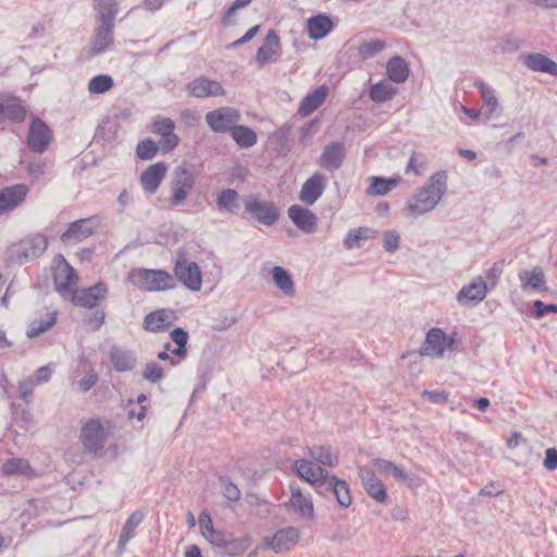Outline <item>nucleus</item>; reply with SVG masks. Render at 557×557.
Wrapping results in <instances>:
<instances>
[{
  "mask_svg": "<svg viewBox=\"0 0 557 557\" xmlns=\"http://www.w3.org/2000/svg\"><path fill=\"white\" fill-rule=\"evenodd\" d=\"M447 190V174L438 171L431 175L421 188L407 199L404 213L417 219L431 212L441 202Z\"/></svg>",
  "mask_w": 557,
  "mask_h": 557,
  "instance_id": "nucleus-1",
  "label": "nucleus"
},
{
  "mask_svg": "<svg viewBox=\"0 0 557 557\" xmlns=\"http://www.w3.org/2000/svg\"><path fill=\"white\" fill-rule=\"evenodd\" d=\"M129 282L146 292H160L176 286L174 277L164 270L133 269L128 274Z\"/></svg>",
  "mask_w": 557,
  "mask_h": 557,
  "instance_id": "nucleus-2",
  "label": "nucleus"
},
{
  "mask_svg": "<svg viewBox=\"0 0 557 557\" xmlns=\"http://www.w3.org/2000/svg\"><path fill=\"white\" fill-rule=\"evenodd\" d=\"M174 280L178 281L190 292H199L202 286V273L199 265L178 251L173 267Z\"/></svg>",
  "mask_w": 557,
  "mask_h": 557,
  "instance_id": "nucleus-3",
  "label": "nucleus"
},
{
  "mask_svg": "<svg viewBox=\"0 0 557 557\" xmlns=\"http://www.w3.org/2000/svg\"><path fill=\"white\" fill-rule=\"evenodd\" d=\"M52 272L54 288L66 300L72 292L77 288L78 275L62 255L53 258Z\"/></svg>",
  "mask_w": 557,
  "mask_h": 557,
  "instance_id": "nucleus-4",
  "label": "nucleus"
},
{
  "mask_svg": "<svg viewBox=\"0 0 557 557\" xmlns=\"http://www.w3.org/2000/svg\"><path fill=\"white\" fill-rule=\"evenodd\" d=\"M195 186L194 173L185 165H178L174 169L170 181L171 196L169 205L171 207L184 206L186 199Z\"/></svg>",
  "mask_w": 557,
  "mask_h": 557,
  "instance_id": "nucleus-5",
  "label": "nucleus"
},
{
  "mask_svg": "<svg viewBox=\"0 0 557 557\" xmlns=\"http://www.w3.org/2000/svg\"><path fill=\"white\" fill-rule=\"evenodd\" d=\"M245 211L258 223L271 226L278 221L280 211L272 201L262 200L256 195H249L244 199Z\"/></svg>",
  "mask_w": 557,
  "mask_h": 557,
  "instance_id": "nucleus-6",
  "label": "nucleus"
},
{
  "mask_svg": "<svg viewBox=\"0 0 557 557\" xmlns=\"http://www.w3.org/2000/svg\"><path fill=\"white\" fill-rule=\"evenodd\" d=\"M109 294L108 285L103 282H99L92 286L72 292L66 300H70L73 305L82 308H95L101 301H103Z\"/></svg>",
  "mask_w": 557,
  "mask_h": 557,
  "instance_id": "nucleus-7",
  "label": "nucleus"
},
{
  "mask_svg": "<svg viewBox=\"0 0 557 557\" xmlns=\"http://www.w3.org/2000/svg\"><path fill=\"white\" fill-rule=\"evenodd\" d=\"M300 532L294 527L280 529L272 536L262 540V548L270 549L275 554L289 552L299 541Z\"/></svg>",
  "mask_w": 557,
  "mask_h": 557,
  "instance_id": "nucleus-8",
  "label": "nucleus"
},
{
  "mask_svg": "<svg viewBox=\"0 0 557 557\" xmlns=\"http://www.w3.org/2000/svg\"><path fill=\"white\" fill-rule=\"evenodd\" d=\"M208 126L215 133H231L240 120L239 111L232 107H222L209 111L206 116Z\"/></svg>",
  "mask_w": 557,
  "mask_h": 557,
  "instance_id": "nucleus-9",
  "label": "nucleus"
},
{
  "mask_svg": "<svg viewBox=\"0 0 557 557\" xmlns=\"http://www.w3.org/2000/svg\"><path fill=\"white\" fill-rule=\"evenodd\" d=\"M293 470L300 479L312 484L318 493H323L324 480H326L330 474L321 466L312 460L298 459L293 462Z\"/></svg>",
  "mask_w": 557,
  "mask_h": 557,
  "instance_id": "nucleus-10",
  "label": "nucleus"
},
{
  "mask_svg": "<svg viewBox=\"0 0 557 557\" xmlns=\"http://www.w3.org/2000/svg\"><path fill=\"white\" fill-rule=\"evenodd\" d=\"M98 226L99 219L97 216L74 221L61 234L60 239L65 245L77 244L92 235Z\"/></svg>",
  "mask_w": 557,
  "mask_h": 557,
  "instance_id": "nucleus-11",
  "label": "nucleus"
},
{
  "mask_svg": "<svg viewBox=\"0 0 557 557\" xmlns=\"http://www.w3.org/2000/svg\"><path fill=\"white\" fill-rule=\"evenodd\" d=\"M454 345V338H448L446 333L438 327L431 329L425 336L420 355L425 357H443L445 349H450Z\"/></svg>",
  "mask_w": 557,
  "mask_h": 557,
  "instance_id": "nucleus-12",
  "label": "nucleus"
},
{
  "mask_svg": "<svg viewBox=\"0 0 557 557\" xmlns=\"http://www.w3.org/2000/svg\"><path fill=\"white\" fill-rule=\"evenodd\" d=\"M487 292V283L483 276H476L471 283L461 287L456 295V300L461 306L474 307L485 299Z\"/></svg>",
  "mask_w": 557,
  "mask_h": 557,
  "instance_id": "nucleus-13",
  "label": "nucleus"
},
{
  "mask_svg": "<svg viewBox=\"0 0 557 557\" xmlns=\"http://www.w3.org/2000/svg\"><path fill=\"white\" fill-rule=\"evenodd\" d=\"M51 139L52 134L48 125L39 117L33 119L27 134L28 148L34 152L42 153Z\"/></svg>",
  "mask_w": 557,
  "mask_h": 557,
  "instance_id": "nucleus-14",
  "label": "nucleus"
},
{
  "mask_svg": "<svg viewBox=\"0 0 557 557\" xmlns=\"http://www.w3.org/2000/svg\"><path fill=\"white\" fill-rule=\"evenodd\" d=\"M358 476L368 495L377 503H385L387 499L386 488L381 480L374 474V468L371 466L358 467Z\"/></svg>",
  "mask_w": 557,
  "mask_h": 557,
  "instance_id": "nucleus-15",
  "label": "nucleus"
},
{
  "mask_svg": "<svg viewBox=\"0 0 557 557\" xmlns=\"http://www.w3.org/2000/svg\"><path fill=\"white\" fill-rule=\"evenodd\" d=\"M81 438L84 447L89 451H98L103 447L106 432L98 419L88 420L82 428Z\"/></svg>",
  "mask_w": 557,
  "mask_h": 557,
  "instance_id": "nucleus-16",
  "label": "nucleus"
},
{
  "mask_svg": "<svg viewBox=\"0 0 557 557\" xmlns=\"http://www.w3.org/2000/svg\"><path fill=\"white\" fill-rule=\"evenodd\" d=\"M326 184V176L315 172L302 184L299 200L307 206H312L324 193Z\"/></svg>",
  "mask_w": 557,
  "mask_h": 557,
  "instance_id": "nucleus-17",
  "label": "nucleus"
},
{
  "mask_svg": "<svg viewBox=\"0 0 557 557\" xmlns=\"http://www.w3.org/2000/svg\"><path fill=\"white\" fill-rule=\"evenodd\" d=\"M100 25L95 30L91 41V53L94 55L104 52L113 42L114 21L110 14L106 18H99Z\"/></svg>",
  "mask_w": 557,
  "mask_h": 557,
  "instance_id": "nucleus-18",
  "label": "nucleus"
},
{
  "mask_svg": "<svg viewBox=\"0 0 557 557\" xmlns=\"http://www.w3.org/2000/svg\"><path fill=\"white\" fill-rule=\"evenodd\" d=\"M280 54V38L275 30L270 29L264 37L263 45L257 50L256 62L259 67H263L269 63L275 62Z\"/></svg>",
  "mask_w": 557,
  "mask_h": 557,
  "instance_id": "nucleus-19",
  "label": "nucleus"
},
{
  "mask_svg": "<svg viewBox=\"0 0 557 557\" xmlns=\"http://www.w3.org/2000/svg\"><path fill=\"white\" fill-rule=\"evenodd\" d=\"M186 89L190 96L196 98H207L225 95V90L222 87L221 83L203 76H200L191 81L187 85Z\"/></svg>",
  "mask_w": 557,
  "mask_h": 557,
  "instance_id": "nucleus-20",
  "label": "nucleus"
},
{
  "mask_svg": "<svg viewBox=\"0 0 557 557\" xmlns=\"http://www.w3.org/2000/svg\"><path fill=\"white\" fill-rule=\"evenodd\" d=\"M344 159V145L341 143H331L325 146L317 163L319 166L329 172H335L342 166Z\"/></svg>",
  "mask_w": 557,
  "mask_h": 557,
  "instance_id": "nucleus-21",
  "label": "nucleus"
},
{
  "mask_svg": "<svg viewBox=\"0 0 557 557\" xmlns=\"http://www.w3.org/2000/svg\"><path fill=\"white\" fill-rule=\"evenodd\" d=\"M518 277L521 283V288L525 293L548 292L544 271L540 267H535L532 270H521Z\"/></svg>",
  "mask_w": 557,
  "mask_h": 557,
  "instance_id": "nucleus-22",
  "label": "nucleus"
},
{
  "mask_svg": "<svg viewBox=\"0 0 557 557\" xmlns=\"http://www.w3.org/2000/svg\"><path fill=\"white\" fill-rule=\"evenodd\" d=\"M168 166L163 162L149 165L140 175V184L147 194L153 195L166 175Z\"/></svg>",
  "mask_w": 557,
  "mask_h": 557,
  "instance_id": "nucleus-23",
  "label": "nucleus"
},
{
  "mask_svg": "<svg viewBox=\"0 0 557 557\" xmlns=\"http://www.w3.org/2000/svg\"><path fill=\"white\" fill-rule=\"evenodd\" d=\"M290 221L304 233L311 234L317 228V215L309 209L293 205L287 210Z\"/></svg>",
  "mask_w": 557,
  "mask_h": 557,
  "instance_id": "nucleus-24",
  "label": "nucleus"
},
{
  "mask_svg": "<svg viewBox=\"0 0 557 557\" xmlns=\"http://www.w3.org/2000/svg\"><path fill=\"white\" fill-rule=\"evenodd\" d=\"M27 193L28 188L24 184H16L0 189V215L16 208L24 201Z\"/></svg>",
  "mask_w": 557,
  "mask_h": 557,
  "instance_id": "nucleus-25",
  "label": "nucleus"
},
{
  "mask_svg": "<svg viewBox=\"0 0 557 557\" xmlns=\"http://www.w3.org/2000/svg\"><path fill=\"white\" fill-rule=\"evenodd\" d=\"M331 492L341 508H348L351 505L352 497L348 483L335 475H330L324 480L323 493Z\"/></svg>",
  "mask_w": 557,
  "mask_h": 557,
  "instance_id": "nucleus-26",
  "label": "nucleus"
},
{
  "mask_svg": "<svg viewBox=\"0 0 557 557\" xmlns=\"http://www.w3.org/2000/svg\"><path fill=\"white\" fill-rule=\"evenodd\" d=\"M109 360L113 369L119 373L133 371L137 364L135 352L120 346H112L110 348Z\"/></svg>",
  "mask_w": 557,
  "mask_h": 557,
  "instance_id": "nucleus-27",
  "label": "nucleus"
},
{
  "mask_svg": "<svg viewBox=\"0 0 557 557\" xmlns=\"http://www.w3.org/2000/svg\"><path fill=\"white\" fill-rule=\"evenodd\" d=\"M522 63L533 72L547 73L557 77V62L540 52L524 53L521 57Z\"/></svg>",
  "mask_w": 557,
  "mask_h": 557,
  "instance_id": "nucleus-28",
  "label": "nucleus"
},
{
  "mask_svg": "<svg viewBox=\"0 0 557 557\" xmlns=\"http://www.w3.org/2000/svg\"><path fill=\"white\" fill-rule=\"evenodd\" d=\"M304 451L313 462L321 467L333 468L338 465V455L329 445L307 446Z\"/></svg>",
  "mask_w": 557,
  "mask_h": 557,
  "instance_id": "nucleus-29",
  "label": "nucleus"
},
{
  "mask_svg": "<svg viewBox=\"0 0 557 557\" xmlns=\"http://www.w3.org/2000/svg\"><path fill=\"white\" fill-rule=\"evenodd\" d=\"M335 27L332 18L326 14L311 16L307 21L308 36L313 40L326 37Z\"/></svg>",
  "mask_w": 557,
  "mask_h": 557,
  "instance_id": "nucleus-30",
  "label": "nucleus"
},
{
  "mask_svg": "<svg viewBox=\"0 0 557 557\" xmlns=\"http://www.w3.org/2000/svg\"><path fill=\"white\" fill-rule=\"evenodd\" d=\"M289 504L302 518H313V503L309 493L305 494L299 487H290Z\"/></svg>",
  "mask_w": 557,
  "mask_h": 557,
  "instance_id": "nucleus-31",
  "label": "nucleus"
},
{
  "mask_svg": "<svg viewBox=\"0 0 557 557\" xmlns=\"http://www.w3.org/2000/svg\"><path fill=\"white\" fill-rule=\"evenodd\" d=\"M26 117V110L18 98H7L0 101V123L5 120L14 123L23 122Z\"/></svg>",
  "mask_w": 557,
  "mask_h": 557,
  "instance_id": "nucleus-32",
  "label": "nucleus"
},
{
  "mask_svg": "<svg viewBox=\"0 0 557 557\" xmlns=\"http://www.w3.org/2000/svg\"><path fill=\"white\" fill-rule=\"evenodd\" d=\"M48 247V239L42 234H34L21 243L20 256L26 259H36L44 255Z\"/></svg>",
  "mask_w": 557,
  "mask_h": 557,
  "instance_id": "nucleus-33",
  "label": "nucleus"
},
{
  "mask_svg": "<svg viewBox=\"0 0 557 557\" xmlns=\"http://www.w3.org/2000/svg\"><path fill=\"white\" fill-rule=\"evenodd\" d=\"M372 467L380 473H391L395 480L406 483L408 486L414 485V479L410 476L401 467L396 466L389 460L375 458L372 460Z\"/></svg>",
  "mask_w": 557,
  "mask_h": 557,
  "instance_id": "nucleus-34",
  "label": "nucleus"
},
{
  "mask_svg": "<svg viewBox=\"0 0 557 557\" xmlns=\"http://www.w3.org/2000/svg\"><path fill=\"white\" fill-rule=\"evenodd\" d=\"M145 512L143 510L134 511L125 521L117 542L120 552L125 549L127 543L134 537L136 528L143 522Z\"/></svg>",
  "mask_w": 557,
  "mask_h": 557,
  "instance_id": "nucleus-35",
  "label": "nucleus"
},
{
  "mask_svg": "<svg viewBox=\"0 0 557 557\" xmlns=\"http://www.w3.org/2000/svg\"><path fill=\"white\" fill-rule=\"evenodd\" d=\"M386 75L393 83H405L409 77V67L405 59L399 55L391 58L386 63Z\"/></svg>",
  "mask_w": 557,
  "mask_h": 557,
  "instance_id": "nucleus-36",
  "label": "nucleus"
},
{
  "mask_svg": "<svg viewBox=\"0 0 557 557\" xmlns=\"http://www.w3.org/2000/svg\"><path fill=\"white\" fill-rule=\"evenodd\" d=\"M326 96L327 88L325 86H320L302 99L298 109V113L302 116L311 114L323 103Z\"/></svg>",
  "mask_w": 557,
  "mask_h": 557,
  "instance_id": "nucleus-37",
  "label": "nucleus"
},
{
  "mask_svg": "<svg viewBox=\"0 0 557 557\" xmlns=\"http://www.w3.org/2000/svg\"><path fill=\"white\" fill-rule=\"evenodd\" d=\"M2 472L8 476H34L35 472L28 460L24 458H12L7 460L2 466Z\"/></svg>",
  "mask_w": 557,
  "mask_h": 557,
  "instance_id": "nucleus-38",
  "label": "nucleus"
},
{
  "mask_svg": "<svg viewBox=\"0 0 557 557\" xmlns=\"http://www.w3.org/2000/svg\"><path fill=\"white\" fill-rule=\"evenodd\" d=\"M272 277L275 286L286 296L295 295V284L290 274L282 267L275 265L272 269Z\"/></svg>",
  "mask_w": 557,
  "mask_h": 557,
  "instance_id": "nucleus-39",
  "label": "nucleus"
},
{
  "mask_svg": "<svg viewBox=\"0 0 557 557\" xmlns=\"http://www.w3.org/2000/svg\"><path fill=\"white\" fill-rule=\"evenodd\" d=\"M231 136L240 148H250L257 143L256 132L245 125H237L231 129Z\"/></svg>",
  "mask_w": 557,
  "mask_h": 557,
  "instance_id": "nucleus-40",
  "label": "nucleus"
},
{
  "mask_svg": "<svg viewBox=\"0 0 557 557\" xmlns=\"http://www.w3.org/2000/svg\"><path fill=\"white\" fill-rule=\"evenodd\" d=\"M57 322L55 312H47L44 317L34 320L27 329V336L29 338L38 337L45 332L49 331Z\"/></svg>",
  "mask_w": 557,
  "mask_h": 557,
  "instance_id": "nucleus-41",
  "label": "nucleus"
},
{
  "mask_svg": "<svg viewBox=\"0 0 557 557\" xmlns=\"http://www.w3.org/2000/svg\"><path fill=\"white\" fill-rule=\"evenodd\" d=\"M170 325L165 310H156L145 317L144 327L148 332H162Z\"/></svg>",
  "mask_w": 557,
  "mask_h": 557,
  "instance_id": "nucleus-42",
  "label": "nucleus"
},
{
  "mask_svg": "<svg viewBox=\"0 0 557 557\" xmlns=\"http://www.w3.org/2000/svg\"><path fill=\"white\" fill-rule=\"evenodd\" d=\"M397 94V89L389 83L382 81L371 86L369 97L376 103H383L391 100Z\"/></svg>",
  "mask_w": 557,
  "mask_h": 557,
  "instance_id": "nucleus-43",
  "label": "nucleus"
},
{
  "mask_svg": "<svg viewBox=\"0 0 557 557\" xmlns=\"http://www.w3.org/2000/svg\"><path fill=\"white\" fill-rule=\"evenodd\" d=\"M399 181L400 178H384L379 176H372L370 177L371 183L367 189V193L373 196L386 195L388 191H391L394 187L398 185Z\"/></svg>",
  "mask_w": 557,
  "mask_h": 557,
  "instance_id": "nucleus-44",
  "label": "nucleus"
},
{
  "mask_svg": "<svg viewBox=\"0 0 557 557\" xmlns=\"http://www.w3.org/2000/svg\"><path fill=\"white\" fill-rule=\"evenodd\" d=\"M474 86L481 92V98L487 108L486 119H490L499 109V102L494 94V90L482 81L474 82Z\"/></svg>",
  "mask_w": 557,
  "mask_h": 557,
  "instance_id": "nucleus-45",
  "label": "nucleus"
},
{
  "mask_svg": "<svg viewBox=\"0 0 557 557\" xmlns=\"http://www.w3.org/2000/svg\"><path fill=\"white\" fill-rule=\"evenodd\" d=\"M238 193L235 189L226 188L216 196V207L221 212H233L238 206Z\"/></svg>",
  "mask_w": 557,
  "mask_h": 557,
  "instance_id": "nucleus-46",
  "label": "nucleus"
},
{
  "mask_svg": "<svg viewBox=\"0 0 557 557\" xmlns=\"http://www.w3.org/2000/svg\"><path fill=\"white\" fill-rule=\"evenodd\" d=\"M251 544V540L249 537H240V539H230L227 537L224 546L223 553L228 556H238L248 549Z\"/></svg>",
  "mask_w": 557,
  "mask_h": 557,
  "instance_id": "nucleus-47",
  "label": "nucleus"
},
{
  "mask_svg": "<svg viewBox=\"0 0 557 557\" xmlns=\"http://www.w3.org/2000/svg\"><path fill=\"white\" fill-rule=\"evenodd\" d=\"M114 85L113 78L107 74L94 76L88 83V91L90 94H103L110 90Z\"/></svg>",
  "mask_w": 557,
  "mask_h": 557,
  "instance_id": "nucleus-48",
  "label": "nucleus"
},
{
  "mask_svg": "<svg viewBox=\"0 0 557 557\" xmlns=\"http://www.w3.org/2000/svg\"><path fill=\"white\" fill-rule=\"evenodd\" d=\"M372 231L368 227H358L350 230L345 239H344V246L347 249H354L360 247V242L362 239H367L371 237Z\"/></svg>",
  "mask_w": 557,
  "mask_h": 557,
  "instance_id": "nucleus-49",
  "label": "nucleus"
},
{
  "mask_svg": "<svg viewBox=\"0 0 557 557\" xmlns=\"http://www.w3.org/2000/svg\"><path fill=\"white\" fill-rule=\"evenodd\" d=\"M141 376L144 380L154 384L162 381L165 376L163 368L154 362H147L143 369Z\"/></svg>",
  "mask_w": 557,
  "mask_h": 557,
  "instance_id": "nucleus-50",
  "label": "nucleus"
},
{
  "mask_svg": "<svg viewBox=\"0 0 557 557\" xmlns=\"http://www.w3.org/2000/svg\"><path fill=\"white\" fill-rule=\"evenodd\" d=\"M157 152L158 146L150 138L141 140L136 148V156L140 160H151L156 157Z\"/></svg>",
  "mask_w": 557,
  "mask_h": 557,
  "instance_id": "nucleus-51",
  "label": "nucleus"
},
{
  "mask_svg": "<svg viewBox=\"0 0 557 557\" xmlns=\"http://www.w3.org/2000/svg\"><path fill=\"white\" fill-rule=\"evenodd\" d=\"M385 48V42L380 39H371L360 45L358 52L362 59H369L381 52Z\"/></svg>",
  "mask_w": 557,
  "mask_h": 557,
  "instance_id": "nucleus-52",
  "label": "nucleus"
},
{
  "mask_svg": "<svg viewBox=\"0 0 557 557\" xmlns=\"http://www.w3.org/2000/svg\"><path fill=\"white\" fill-rule=\"evenodd\" d=\"M95 9L99 12V18H106L110 14L114 21L117 14L116 0H94Z\"/></svg>",
  "mask_w": 557,
  "mask_h": 557,
  "instance_id": "nucleus-53",
  "label": "nucleus"
},
{
  "mask_svg": "<svg viewBox=\"0 0 557 557\" xmlns=\"http://www.w3.org/2000/svg\"><path fill=\"white\" fill-rule=\"evenodd\" d=\"M152 128L160 136L170 135V133L174 132L175 124L170 117L156 116L152 120Z\"/></svg>",
  "mask_w": 557,
  "mask_h": 557,
  "instance_id": "nucleus-54",
  "label": "nucleus"
},
{
  "mask_svg": "<svg viewBox=\"0 0 557 557\" xmlns=\"http://www.w3.org/2000/svg\"><path fill=\"white\" fill-rule=\"evenodd\" d=\"M35 385H36V383L34 382L33 377H25L23 380H20L17 383L20 397L27 405L33 401V392H34Z\"/></svg>",
  "mask_w": 557,
  "mask_h": 557,
  "instance_id": "nucleus-55",
  "label": "nucleus"
},
{
  "mask_svg": "<svg viewBox=\"0 0 557 557\" xmlns=\"http://www.w3.org/2000/svg\"><path fill=\"white\" fill-rule=\"evenodd\" d=\"M220 485L224 497L227 498L228 500L237 502L240 498V490L237 487L236 484L231 482L228 479L221 478Z\"/></svg>",
  "mask_w": 557,
  "mask_h": 557,
  "instance_id": "nucleus-56",
  "label": "nucleus"
},
{
  "mask_svg": "<svg viewBox=\"0 0 557 557\" xmlns=\"http://www.w3.org/2000/svg\"><path fill=\"white\" fill-rule=\"evenodd\" d=\"M503 273V262H496L494 263L490 269H487L484 273V281L487 283V285H491V288H494L498 282V278L500 277Z\"/></svg>",
  "mask_w": 557,
  "mask_h": 557,
  "instance_id": "nucleus-57",
  "label": "nucleus"
},
{
  "mask_svg": "<svg viewBox=\"0 0 557 557\" xmlns=\"http://www.w3.org/2000/svg\"><path fill=\"white\" fill-rule=\"evenodd\" d=\"M548 313H557V305L555 304H544L543 301L541 300H535L533 302V317L536 318V319H541L543 318L544 315L548 314Z\"/></svg>",
  "mask_w": 557,
  "mask_h": 557,
  "instance_id": "nucleus-58",
  "label": "nucleus"
},
{
  "mask_svg": "<svg viewBox=\"0 0 557 557\" xmlns=\"http://www.w3.org/2000/svg\"><path fill=\"white\" fill-rule=\"evenodd\" d=\"M400 237L396 231H388L383 236V247L388 252H394L399 247Z\"/></svg>",
  "mask_w": 557,
  "mask_h": 557,
  "instance_id": "nucleus-59",
  "label": "nucleus"
},
{
  "mask_svg": "<svg viewBox=\"0 0 557 557\" xmlns=\"http://www.w3.org/2000/svg\"><path fill=\"white\" fill-rule=\"evenodd\" d=\"M422 398L432 404H445L448 400V393L445 391H426L422 392Z\"/></svg>",
  "mask_w": 557,
  "mask_h": 557,
  "instance_id": "nucleus-60",
  "label": "nucleus"
},
{
  "mask_svg": "<svg viewBox=\"0 0 557 557\" xmlns=\"http://www.w3.org/2000/svg\"><path fill=\"white\" fill-rule=\"evenodd\" d=\"M198 522H199L201 535L203 537L207 536L209 533H211L213 530H215L213 527L211 517L208 513V511H206V510L200 512Z\"/></svg>",
  "mask_w": 557,
  "mask_h": 557,
  "instance_id": "nucleus-61",
  "label": "nucleus"
},
{
  "mask_svg": "<svg viewBox=\"0 0 557 557\" xmlns=\"http://www.w3.org/2000/svg\"><path fill=\"white\" fill-rule=\"evenodd\" d=\"M162 139L160 140V147L164 152L172 151L174 148L177 147L180 143V138L174 132L170 133V135H163L161 136Z\"/></svg>",
  "mask_w": 557,
  "mask_h": 557,
  "instance_id": "nucleus-62",
  "label": "nucleus"
},
{
  "mask_svg": "<svg viewBox=\"0 0 557 557\" xmlns=\"http://www.w3.org/2000/svg\"><path fill=\"white\" fill-rule=\"evenodd\" d=\"M543 466L548 471H555L557 469V449L554 447L545 450V458Z\"/></svg>",
  "mask_w": 557,
  "mask_h": 557,
  "instance_id": "nucleus-63",
  "label": "nucleus"
},
{
  "mask_svg": "<svg viewBox=\"0 0 557 557\" xmlns=\"http://www.w3.org/2000/svg\"><path fill=\"white\" fill-rule=\"evenodd\" d=\"M227 537L228 536L224 532L218 531V530H213L211 533H209L207 536H205V539L211 545L220 547V548H223Z\"/></svg>",
  "mask_w": 557,
  "mask_h": 557,
  "instance_id": "nucleus-64",
  "label": "nucleus"
}]
</instances>
